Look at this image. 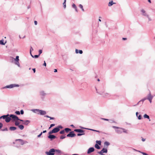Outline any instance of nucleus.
<instances>
[{
  "label": "nucleus",
  "instance_id": "10",
  "mask_svg": "<svg viewBox=\"0 0 155 155\" xmlns=\"http://www.w3.org/2000/svg\"><path fill=\"white\" fill-rule=\"evenodd\" d=\"M39 94L40 96L44 97L47 95V93L44 90H41L39 91Z\"/></svg>",
  "mask_w": 155,
  "mask_h": 155
},
{
  "label": "nucleus",
  "instance_id": "25",
  "mask_svg": "<svg viewBox=\"0 0 155 155\" xmlns=\"http://www.w3.org/2000/svg\"><path fill=\"white\" fill-rule=\"evenodd\" d=\"M64 131L67 133L69 131H71V130L69 128H65L64 129Z\"/></svg>",
  "mask_w": 155,
  "mask_h": 155
},
{
  "label": "nucleus",
  "instance_id": "16",
  "mask_svg": "<svg viewBox=\"0 0 155 155\" xmlns=\"http://www.w3.org/2000/svg\"><path fill=\"white\" fill-rule=\"evenodd\" d=\"M74 131L80 133H83L84 132V130L81 129H75Z\"/></svg>",
  "mask_w": 155,
  "mask_h": 155
},
{
  "label": "nucleus",
  "instance_id": "2",
  "mask_svg": "<svg viewBox=\"0 0 155 155\" xmlns=\"http://www.w3.org/2000/svg\"><path fill=\"white\" fill-rule=\"evenodd\" d=\"M96 92L99 94L100 95H101L103 97H108L110 96V94L109 93L105 92L104 90L98 91L97 89L96 88Z\"/></svg>",
  "mask_w": 155,
  "mask_h": 155
},
{
  "label": "nucleus",
  "instance_id": "11",
  "mask_svg": "<svg viewBox=\"0 0 155 155\" xmlns=\"http://www.w3.org/2000/svg\"><path fill=\"white\" fill-rule=\"evenodd\" d=\"M75 136L76 134L74 133V132L73 131L70 132L67 135V137H73Z\"/></svg>",
  "mask_w": 155,
  "mask_h": 155
},
{
  "label": "nucleus",
  "instance_id": "32",
  "mask_svg": "<svg viewBox=\"0 0 155 155\" xmlns=\"http://www.w3.org/2000/svg\"><path fill=\"white\" fill-rule=\"evenodd\" d=\"M61 151L60 150H59L55 149V153L57 152V153H61Z\"/></svg>",
  "mask_w": 155,
  "mask_h": 155
},
{
  "label": "nucleus",
  "instance_id": "59",
  "mask_svg": "<svg viewBox=\"0 0 155 155\" xmlns=\"http://www.w3.org/2000/svg\"><path fill=\"white\" fill-rule=\"evenodd\" d=\"M78 50L77 49H76L75 50V52L76 53H78Z\"/></svg>",
  "mask_w": 155,
  "mask_h": 155
},
{
  "label": "nucleus",
  "instance_id": "51",
  "mask_svg": "<svg viewBox=\"0 0 155 155\" xmlns=\"http://www.w3.org/2000/svg\"><path fill=\"white\" fill-rule=\"evenodd\" d=\"M42 132H41L39 135H38L37 137H41V136L42 135Z\"/></svg>",
  "mask_w": 155,
  "mask_h": 155
},
{
  "label": "nucleus",
  "instance_id": "21",
  "mask_svg": "<svg viewBox=\"0 0 155 155\" xmlns=\"http://www.w3.org/2000/svg\"><path fill=\"white\" fill-rule=\"evenodd\" d=\"M143 117L145 118H147V119H148L149 120V121L150 120V119L149 116L148 115H147V114H145L143 115Z\"/></svg>",
  "mask_w": 155,
  "mask_h": 155
},
{
  "label": "nucleus",
  "instance_id": "41",
  "mask_svg": "<svg viewBox=\"0 0 155 155\" xmlns=\"http://www.w3.org/2000/svg\"><path fill=\"white\" fill-rule=\"evenodd\" d=\"M80 127L81 128H82V129H86L88 130H91V131H92V130H93V129H91L86 128H84V127Z\"/></svg>",
  "mask_w": 155,
  "mask_h": 155
},
{
  "label": "nucleus",
  "instance_id": "55",
  "mask_svg": "<svg viewBox=\"0 0 155 155\" xmlns=\"http://www.w3.org/2000/svg\"><path fill=\"white\" fill-rule=\"evenodd\" d=\"M101 119H102V120H106V121H108V120H109V119H107L102 118H101Z\"/></svg>",
  "mask_w": 155,
  "mask_h": 155
},
{
  "label": "nucleus",
  "instance_id": "26",
  "mask_svg": "<svg viewBox=\"0 0 155 155\" xmlns=\"http://www.w3.org/2000/svg\"><path fill=\"white\" fill-rule=\"evenodd\" d=\"M95 147L98 149H99L100 148V147L98 145V144L96 143L95 145Z\"/></svg>",
  "mask_w": 155,
  "mask_h": 155
},
{
  "label": "nucleus",
  "instance_id": "36",
  "mask_svg": "<svg viewBox=\"0 0 155 155\" xmlns=\"http://www.w3.org/2000/svg\"><path fill=\"white\" fill-rule=\"evenodd\" d=\"M84 134H85L84 133H82V134L78 133L77 134V136H81V135H84Z\"/></svg>",
  "mask_w": 155,
  "mask_h": 155
},
{
  "label": "nucleus",
  "instance_id": "1",
  "mask_svg": "<svg viewBox=\"0 0 155 155\" xmlns=\"http://www.w3.org/2000/svg\"><path fill=\"white\" fill-rule=\"evenodd\" d=\"M112 127L113 128L117 129H115V131L118 134H121L123 132L125 133H127V130L123 128L115 126H113Z\"/></svg>",
  "mask_w": 155,
  "mask_h": 155
},
{
  "label": "nucleus",
  "instance_id": "43",
  "mask_svg": "<svg viewBox=\"0 0 155 155\" xmlns=\"http://www.w3.org/2000/svg\"><path fill=\"white\" fill-rule=\"evenodd\" d=\"M65 138V137L63 136H61L60 137V139H64Z\"/></svg>",
  "mask_w": 155,
  "mask_h": 155
},
{
  "label": "nucleus",
  "instance_id": "34",
  "mask_svg": "<svg viewBox=\"0 0 155 155\" xmlns=\"http://www.w3.org/2000/svg\"><path fill=\"white\" fill-rule=\"evenodd\" d=\"M64 132H65L64 130H62L60 132V133L61 134H64Z\"/></svg>",
  "mask_w": 155,
  "mask_h": 155
},
{
  "label": "nucleus",
  "instance_id": "61",
  "mask_svg": "<svg viewBox=\"0 0 155 155\" xmlns=\"http://www.w3.org/2000/svg\"><path fill=\"white\" fill-rule=\"evenodd\" d=\"M32 70L34 71V73H35V68H33Z\"/></svg>",
  "mask_w": 155,
  "mask_h": 155
},
{
  "label": "nucleus",
  "instance_id": "19",
  "mask_svg": "<svg viewBox=\"0 0 155 155\" xmlns=\"http://www.w3.org/2000/svg\"><path fill=\"white\" fill-rule=\"evenodd\" d=\"M16 129V127H9V130L11 131L15 130Z\"/></svg>",
  "mask_w": 155,
  "mask_h": 155
},
{
  "label": "nucleus",
  "instance_id": "29",
  "mask_svg": "<svg viewBox=\"0 0 155 155\" xmlns=\"http://www.w3.org/2000/svg\"><path fill=\"white\" fill-rule=\"evenodd\" d=\"M66 0H64V2L63 4V7L64 8H65L66 7Z\"/></svg>",
  "mask_w": 155,
  "mask_h": 155
},
{
  "label": "nucleus",
  "instance_id": "44",
  "mask_svg": "<svg viewBox=\"0 0 155 155\" xmlns=\"http://www.w3.org/2000/svg\"><path fill=\"white\" fill-rule=\"evenodd\" d=\"M39 56V55H36L34 56V58H38V57Z\"/></svg>",
  "mask_w": 155,
  "mask_h": 155
},
{
  "label": "nucleus",
  "instance_id": "64",
  "mask_svg": "<svg viewBox=\"0 0 155 155\" xmlns=\"http://www.w3.org/2000/svg\"><path fill=\"white\" fill-rule=\"evenodd\" d=\"M54 72H57V69H54Z\"/></svg>",
  "mask_w": 155,
  "mask_h": 155
},
{
  "label": "nucleus",
  "instance_id": "12",
  "mask_svg": "<svg viewBox=\"0 0 155 155\" xmlns=\"http://www.w3.org/2000/svg\"><path fill=\"white\" fill-rule=\"evenodd\" d=\"M16 141H19L21 144L22 145H23L25 143H27V142L26 141H24L22 140L19 139H16Z\"/></svg>",
  "mask_w": 155,
  "mask_h": 155
},
{
  "label": "nucleus",
  "instance_id": "22",
  "mask_svg": "<svg viewBox=\"0 0 155 155\" xmlns=\"http://www.w3.org/2000/svg\"><path fill=\"white\" fill-rule=\"evenodd\" d=\"M72 7L75 9V10L76 12H78L77 7L74 4H72Z\"/></svg>",
  "mask_w": 155,
  "mask_h": 155
},
{
  "label": "nucleus",
  "instance_id": "56",
  "mask_svg": "<svg viewBox=\"0 0 155 155\" xmlns=\"http://www.w3.org/2000/svg\"><path fill=\"white\" fill-rule=\"evenodd\" d=\"M145 140H146L145 139H144L143 137H142V141H143V142L145 141Z\"/></svg>",
  "mask_w": 155,
  "mask_h": 155
},
{
  "label": "nucleus",
  "instance_id": "5",
  "mask_svg": "<svg viewBox=\"0 0 155 155\" xmlns=\"http://www.w3.org/2000/svg\"><path fill=\"white\" fill-rule=\"evenodd\" d=\"M60 129L57 127L53 129L52 130L50 131L48 133L49 134H51L53 133H55L58 132Z\"/></svg>",
  "mask_w": 155,
  "mask_h": 155
},
{
  "label": "nucleus",
  "instance_id": "54",
  "mask_svg": "<svg viewBox=\"0 0 155 155\" xmlns=\"http://www.w3.org/2000/svg\"><path fill=\"white\" fill-rule=\"evenodd\" d=\"M92 131H94L97 132H98V133H100V131H99L98 130H95L93 129Z\"/></svg>",
  "mask_w": 155,
  "mask_h": 155
},
{
  "label": "nucleus",
  "instance_id": "30",
  "mask_svg": "<svg viewBox=\"0 0 155 155\" xmlns=\"http://www.w3.org/2000/svg\"><path fill=\"white\" fill-rule=\"evenodd\" d=\"M79 7L83 11H84V10L83 8V5L81 4H80L79 6Z\"/></svg>",
  "mask_w": 155,
  "mask_h": 155
},
{
  "label": "nucleus",
  "instance_id": "48",
  "mask_svg": "<svg viewBox=\"0 0 155 155\" xmlns=\"http://www.w3.org/2000/svg\"><path fill=\"white\" fill-rule=\"evenodd\" d=\"M57 127V128H58L59 129H60V128L62 129L63 128V127L61 125L58 126Z\"/></svg>",
  "mask_w": 155,
  "mask_h": 155
},
{
  "label": "nucleus",
  "instance_id": "38",
  "mask_svg": "<svg viewBox=\"0 0 155 155\" xmlns=\"http://www.w3.org/2000/svg\"><path fill=\"white\" fill-rule=\"evenodd\" d=\"M96 142L98 143L99 145H100L101 143V141L97 140Z\"/></svg>",
  "mask_w": 155,
  "mask_h": 155
},
{
  "label": "nucleus",
  "instance_id": "7",
  "mask_svg": "<svg viewBox=\"0 0 155 155\" xmlns=\"http://www.w3.org/2000/svg\"><path fill=\"white\" fill-rule=\"evenodd\" d=\"M19 85L18 84H11L9 85H7L5 87H3V88H12L15 87H18Z\"/></svg>",
  "mask_w": 155,
  "mask_h": 155
},
{
  "label": "nucleus",
  "instance_id": "27",
  "mask_svg": "<svg viewBox=\"0 0 155 155\" xmlns=\"http://www.w3.org/2000/svg\"><path fill=\"white\" fill-rule=\"evenodd\" d=\"M18 127L21 130H22L24 129V127L22 125H21L18 126Z\"/></svg>",
  "mask_w": 155,
  "mask_h": 155
},
{
  "label": "nucleus",
  "instance_id": "47",
  "mask_svg": "<svg viewBox=\"0 0 155 155\" xmlns=\"http://www.w3.org/2000/svg\"><path fill=\"white\" fill-rule=\"evenodd\" d=\"M78 52V53H80V54H82L83 53V51L81 50H79Z\"/></svg>",
  "mask_w": 155,
  "mask_h": 155
},
{
  "label": "nucleus",
  "instance_id": "45",
  "mask_svg": "<svg viewBox=\"0 0 155 155\" xmlns=\"http://www.w3.org/2000/svg\"><path fill=\"white\" fill-rule=\"evenodd\" d=\"M98 153L101 154V155H102V154H103V152H102V151L101 150L100 151V152H98Z\"/></svg>",
  "mask_w": 155,
  "mask_h": 155
},
{
  "label": "nucleus",
  "instance_id": "18",
  "mask_svg": "<svg viewBox=\"0 0 155 155\" xmlns=\"http://www.w3.org/2000/svg\"><path fill=\"white\" fill-rule=\"evenodd\" d=\"M30 120H26L24 122L23 124L25 125H27L30 123Z\"/></svg>",
  "mask_w": 155,
  "mask_h": 155
},
{
  "label": "nucleus",
  "instance_id": "13",
  "mask_svg": "<svg viewBox=\"0 0 155 155\" xmlns=\"http://www.w3.org/2000/svg\"><path fill=\"white\" fill-rule=\"evenodd\" d=\"M94 147H90L88 150L87 153L88 154H89L94 151Z\"/></svg>",
  "mask_w": 155,
  "mask_h": 155
},
{
  "label": "nucleus",
  "instance_id": "31",
  "mask_svg": "<svg viewBox=\"0 0 155 155\" xmlns=\"http://www.w3.org/2000/svg\"><path fill=\"white\" fill-rule=\"evenodd\" d=\"M20 124V123L17 121H16L15 122V125L16 126H19V124Z\"/></svg>",
  "mask_w": 155,
  "mask_h": 155
},
{
  "label": "nucleus",
  "instance_id": "35",
  "mask_svg": "<svg viewBox=\"0 0 155 155\" xmlns=\"http://www.w3.org/2000/svg\"><path fill=\"white\" fill-rule=\"evenodd\" d=\"M15 114L17 115H20V112L18 111H16L15 112Z\"/></svg>",
  "mask_w": 155,
  "mask_h": 155
},
{
  "label": "nucleus",
  "instance_id": "63",
  "mask_svg": "<svg viewBox=\"0 0 155 155\" xmlns=\"http://www.w3.org/2000/svg\"><path fill=\"white\" fill-rule=\"evenodd\" d=\"M152 99H150L148 100L149 101H150V103H151L152 102Z\"/></svg>",
  "mask_w": 155,
  "mask_h": 155
},
{
  "label": "nucleus",
  "instance_id": "37",
  "mask_svg": "<svg viewBox=\"0 0 155 155\" xmlns=\"http://www.w3.org/2000/svg\"><path fill=\"white\" fill-rule=\"evenodd\" d=\"M139 152L141 153H142V154H143V155H148V154H147V153H144L143 152H142L141 151H139Z\"/></svg>",
  "mask_w": 155,
  "mask_h": 155
},
{
  "label": "nucleus",
  "instance_id": "52",
  "mask_svg": "<svg viewBox=\"0 0 155 155\" xmlns=\"http://www.w3.org/2000/svg\"><path fill=\"white\" fill-rule=\"evenodd\" d=\"M3 127V124L2 123H0V129H1Z\"/></svg>",
  "mask_w": 155,
  "mask_h": 155
},
{
  "label": "nucleus",
  "instance_id": "40",
  "mask_svg": "<svg viewBox=\"0 0 155 155\" xmlns=\"http://www.w3.org/2000/svg\"><path fill=\"white\" fill-rule=\"evenodd\" d=\"M138 118V119L139 120H141L142 118L141 116L140 115H139L138 117H137Z\"/></svg>",
  "mask_w": 155,
  "mask_h": 155
},
{
  "label": "nucleus",
  "instance_id": "60",
  "mask_svg": "<svg viewBox=\"0 0 155 155\" xmlns=\"http://www.w3.org/2000/svg\"><path fill=\"white\" fill-rule=\"evenodd\" d=\"M34 23H35V25H36L37 24V21H34Z\"/></svg>",
  "mask_w": 155,
  "mask_h": 155
},
{
  "label": "nucleus",
  "instance_id": "3",
  "mask_svg": "<svg viewBox=\"0 0 155 155\" xmlns=\"http://www.w3.org/2000/svg\"><path fill=\"white\" fill-rule=\"evenodd\" d=\"M31 110L34 113L40 114L41 115H45L46 114V111L39 109H33Z\"/></svg>",
  "mask_w": 155,
  "mask_h": 155
},
{
  "label": "nucleus",
  "instance_id": "50",
  "mask_svg": "<svg viewBox=\"0 0 155 155\" xmlns=\"http://www.w3.org/2000/svg\"><path fill=\"white\" fill-rule=\"evenodd\" d=\"M33 49L31 47L30 49V54H31V51H33Z\"/></svg>",
  "mask_w": 155,
  "mask_h": 155
},
{
  "label": "nucleus",
  "instance_id": "39",
  "mask_svg": "<svg viewBox=\"0 0 155 155\" xmlns=\"http://www.w3.org/2000/svg\"><path fill=\"white\" fill-rule=\"evenodd\" d=\"M54 126H55L54 124H51L50 127H49V129H50L51 127H52Z\"/></svg>",
  "mask_w": 155,
  "mask_h": 155
},
{
  "label": "nucleus",
  "instance_id": "20",
  "mask_svg": "<svg viewBox=\"0 0 155 155\" xmlns=\"http://www.w3.org/2000/svg\"><path fill=\"white\" fill-rule=\"evenodd\" d=\"M9 115L8 114L6 115H4L0 117V119L3 118V119H6V118L7 116H9Z\"/></svg>",
  "mask_w": 155,
  "mask_h": 155
},
{
  "label": "nucleus",
  "instance_id": "42",
  "mask_svg": "<svg viewBox=\"0 0 155 155\" xmlns=\"http://www.w3.org/2000/svg\"><path fill=\"white\" fill-rule=\"evenodd\" d=\"M24 112L23 110H21L20 111V114H24Z\"/></svg>",
  "mask_w": 155,
  "mask_h": 155
},
{
  "label": "nucleus",
  "instance_id": "17",
  "mask_svg": "<svg viewBox=\"0 0 155 155\" xmlns=\"http://www.w3.org/2000/svg\"><path fill=\"white\" fill-rule=\"evenodd\" d=\"M11 119V117H8V116H7L6 118L5 121L6 122L8 123L10 121Z\"/></svg>",
  "mask_w": 155,
  "mask_h": 155
},
{
  "label": "nucleus",
  "instance_id": "28",
  "mask_svg": "<svg viewBox=\"0 0 155 155\" xmlns=\"http://www.w3.org/2000/svg\"><path fill=\"white\" fill-rule=\"evenodd\" d=\"M5 43H4V40H0V44L2 45H5Z\"/></svg>",
  "mask_w": 155,
  "mask_h": 155
},
{
  "label": "nucleus",
  "instance_id": "23",
  "mask_svg": "<svg viewBox=\"0 0 155 155\" xmlns=\"http://www.w3.org/2000/svg\"><path fill=\"white\" fill-rule=\"evenodd\" d=\"M101 150L103 153H107V149L104 148H103Z\"/></svg>",
  "mask_w": 155,
  "mask_h": 155
},
{
  "label": "nucleus",
  "instance_id": "46",
  "mask_svg": "<svg viewBox=\"0 0 155 155\" xmlns=\"http://www.w3.org/2000/svg\"><path fill=\"white\" fill-rule=\"evenodd\" d=\"M2 131H8V129L7 128H5L4 129H2Z\"/></svg>",
  "mask_w": 155,
  "mask_h": 155
},
{
  "label": "nucleus",
  "instance_id": "62",
  "mask_svg": "<svg viewBox=\"0 0 155 155\" xmlns=\"http://www.w3.org/2000/svg\"><path fill=\"white\" fill-rule=\"evenodd\" d=\"M49 118H50V120H54V117H50Z\"/></svg>",
  "mask_w": 155,
  "mask_h": 155
},
{
  "label": "nucleus",
  "instance_id": "24",
  "mask_svg": "<svg viewBox=\"0 0 155 155\" xmlns=\"http://www.w3.org/2000/svg\"><path fill=\"white\" fill-rule=\"evenodd\" d=\"M115 3H113V2L112 1L108 3V6H111L112 5H113V4H114Z\"/></svg>",
  "mask_w": 155,
  "mask_h": 155
},
{
  "label": "nucleus",
  "instance_id": "14",
  "mask_svg": "<svg viewBox=\"0 0 155 155\" xmlns=\"http://www.w3.org/2000/svg\"><path fill=\"white\" fill-rule=\"evenodd\" d=\"M147 99L149 100L150 99H152L153 96H152L150 92L147 95V97H146Z\"/></svg>",
  "mask_w": 155,
  "mask_h": 155
},
{
  "label": "nucleus",
  "instance_id": "57",
  "mask_svg": "<svg viewBox=\"0 0 155 155\" xmlns=\"http://www.w3.org/2000/svg\"><path fill=\"white\" fill-rule=\"evenodd\" d=\"M133 150H134V151H137V152H139V151H139V150H136V149H133Z\"/></svg>",
  "mask_w": 155,
  "mask_h": 155
},
{
  "label": "nucleus",
  "instance_id": "49",
  "mask_svg": "<svg viewBox=\"0 0 155 155\" xmlns=\"http://www.w3.org/2000/svg\"><path fill=\"white\" fill-rule=\"evenodd\" d=\"M39 55H40L41 53H42V50H39Z\"/></svg>",
  "mask_w": 155,
  "mask_h": 155
},
{
  "label": "nucleus",
  "instance_id": "15",
  "mask_svg": "<svg viewBox=\"0 0 155 155\" xmlns=\"http://www.w3.org/2000/svg\"><path fill=\"white\" fill-rule=\"evenodd\" d=\"M48 137L49 138L51 139V140H52V139H55L56 138V137L55 136L51 135V134H49Z\"/></svg>",
  "mask_w": 155,
  "mask_h": 155
},
{
  "label": "nucleus",
  "instance_id": "58",
  "mask_svg": "<svg viewBox=\"0 0 155 155\" xmlns=\"http://www.w3.org/2000/svg\"><path fill=\"white\" fill-rule=\"evenodd\" d=\"M43 65L45 66H46V63H45V61H44V63L43 64Z\"/></svg>",
  "mask_w": 155,
  "mask_h": 155
},
{
  "label": "nucleus",
  "instance_id": "8",
  "mask_svg": "<svg viewBox=\"0 0 155 155\" xmlns=\"http://www.w3.org/2000/svg\"><path fill=\"white\" fill-rule=\"evenodd\" d=\"M9 116L10 117L12 118L13 121H15L19 120L18 117L14 114H10L9 115Z\"/></svg>",
  "mask_w": 155,
  "mask_h": 155
},
{
  "label": "nucleus",
  "instance_id": "53",
  "mask_svg": "<svg viewBox=\"0 0 155 155\" xmlns=\"http://www.w3.org/2000/svg\"><path fill=\"white\" fill-rule=\"evenodd\" d=\"M147 99L146 97H145V98H143L141 101L143 102L145 100H147Z\"/></svg>",
  "mask_w": 155,
  "mask_h": 155
},
{
  "label": "nucleus",
  "instance_id": "33",
  "mask_svg": "<svg viewBox=\"0 0 155 155\" xmlns=\"http://www.w3.org/2000/svg\"><path fill=\"white\" fill-rule=\"evenodd\" d=\"M109 144L110 143L106 141L104 142V145L106 146H108L109 145Z\"/></svg>",
  "mask_w": 155,
  "mask_h": 155
},
{
  "label": "nucleus",
  "instance_id": "6",
  "mask_svg": "<svg viewBox=\"0 0 155 155\" xmlns=\"http://www.w3.org/2000/svg\"><path fill=\"white\" fill-rule=\"evenodd\" d=\"M55 149L52 148L48 151L46 152V154L47 155H54V154Z\"/></svg>",
  "mask_w": 155,
  "mask_h": 155
},
{
  "label": "nucleus",
  "instance_id": "9",
  "mask_svg": "<svg viewBox=\"0 0 155 155\" xmlns=\"http://www.w3.org/2000/svg\"><path fill=\"white\" fill-rule=\"evenodd\" d=\"M19 56H16V58L14 59V60L15 61V64L16 65H17L18 67H20V63L19 62Z\"/></svg>",
  "mask_w": 155,
  "mask_h": 155
},
{
  "label": "nucleus",
  "instance_id": "4",
  "mask_svg": "<svg viewBox=\"0 0 155 155\" xmlns=\"http://www.w3.org/2000/svg\"><path fill=\"white\" fill-rule=\"evenodd\" d=\"M141 14L143 16L147 18L148 19L149 21L152 20V19L150 17L149 15L147 14L146 11L143 9H142L140 10Z\"/></svg>",
  "mask_w": 155,
  "mask_h": 155
}]
</instances>
